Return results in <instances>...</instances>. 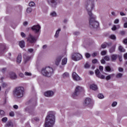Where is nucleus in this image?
Returning a JSON list of instances; mask_svg holds the SVG:
<instances>
[{
    "label": "nucleus",
    "instance_id": "1",
    "mask_svg": "<svg viewBox=\"0 0 127 127\" xmlns=\"http://www.w3.org/2000/svg\"><path fill=\"white\" fill-rule=\"evenodd\" d=\"M54 124H55V112H49L45 118V127H53Z\"/></svg>",
    "mask_w": 127,
    "mask_h": 127
},
{
    "label": "nucleus",
    "instance_id": "2",
    "mask_svg": "<svg viewBox=\"0 0 127 127\" xmlns=\"http://www.w3.org/2000/svg\"><path fill=\"white\" fill-rule=\"evenodd\" d=\"M13 95L15 98L18 99L22 98L24 95V88L22 86L16 87L13 90Z\"/></svg>",
    "mask_w": 127,
    "mask_h": 127
},
{
    "label": "nucleus",
    "instance_id": "3",
    "mask_svg": "<svg viewBox=\"0 0 127 127\" xmlns=\"http://www.w3.org/2000/svg\"><path fill=\"white\" fill-rule=\"evenodd\" d=\"M42 74L46 77H51L54 74V70L50 66L43 67L42 69Z\"/></svg>",
    "mask_w": 127,
    "mask_h": 127
},
{
    "label": "nucleus",
    "instance_id": "4",
    "mask_svg": "<svg viewBox=\"0 0 127 127\" xmlns=\"http://www.w3.org/2000/svg\"><path fill=\"white\" fill-rule=\"evenodd\" d=\"M94 15L89 16V26L90 28H98L99 22L96 21Z\"/></svg>",
    "mask_w": 127,
    "mask_h": 127
},
{
    "label": "nucleus",
    "instance_id": "5",
    "mask_svg": "<svg viewBox=\"0 0 127 127\" xmlns=\"http://www.w3.org/2000/svg\"><path fill=\"white\" fill-rule=\"evenodd\" d=\"M94 6V1H92L91 0L87 1L85 4V7L87 11L88 15H93V13H92V10L93 9Z\"/></svg>",
    "mask_w": 127,
    "mask_h": 127
},
{
    "label": "nucleus",
    "instance_id": "6",
    "mask_svg": "<svg viewBox=\"0 0 127 127\" xmlns=\"http://www.w3.org/2000/svg\"><path fill=\"white\" fill-rule=\"evenodd\" d=\"M31 29L35 34L39 35L41 32V26L40 25H35L31 27Z\"/></svg>",
    "mask_w": 127,
    "mask_h": 127
},
{
    "label": "nucleus",
    "instance_id": "7",
    "mask_svg": "<svg viewBox=\"0 0 127 127\" xmlns=\"http://www.w3.org/2000/svg\"><path fill=\"white\" fill-rule=\"evenodd\" d=\"M37 38L32 35L31 34H29L28 37L27 38V41L29 43L33 44L36 42Z\"/></svg>",
    "mask_w": 127,
    "mask_h": 127
},
{
    "label": "nucleus",
    "instance_id": "8",
    "mask_svg": "<svg viewBox=\"0 0 127 127\" xmlns=\"http://www.w3.org/2000/svg\"><path fill=\"white\" fill-rule=\"evenodd\" d=\"M34 106H28L25 108V112L28 113L30 115L32 116H34L35 115V111H34Z\"/></svg>",
    "mask_w": 127,
    "mask_h": 127
},
{
    "label": "nucleus",
    "instance_id": "9",
    "mask_svg": "<svg viewBox=\"0 0 127 127\" xmlns=\"http://www.w3.org/2000/svg\"><path fill=\"white\" fill-rule=\"evenodd\" d=\"M71 59L74 61H79V60L83 59V56L79 53H74L72 55Z\"/></svg>",
    "mask_w": 127,
    "mask_h": 127
},
{
    "label": "nucleus",
    "instance_id": "10",
    "mask_svg": "<svg viewBox=\"0 0 127 127\" xmlns=\"http://www.w3.org/2000/svg\"><path fill=\"white\" fill-rule=\"evenodd\" d=\"M82 91L83 88L81 86H76L75 89V91L72 95V97H73V98H75V97H77V96H78L80 93H81V92H82Z\"/></svg>",
    "mask_w": 127,
    "mask_h": 127
},
{
    "label": "nucleus",
    "instance_id": "11",
    "mask_svg": "<svg viewBox=\"0 0 127 127\" xmlns=\"http://www.w3.org/2000/svg\"><path fill=\"white\" fill-rule=\"evenodd\" d=\"M47 1L49 5H50V6H51L53 8H56V6H57V4H58V3L57 2V0H47Z\"/></svg>",
    "mask_w": 127,
    "mask_h": 127
},
{
    "label": "nucleus",
    "instance_id": "12",
    "mask_svg": "<svg viewBox=\"0 0 127 127\" xmlns=\"http://www.w3.org/2000/svg\"><path fill=\"white\" fill-rule=\"evenodd\" d=\"M6 49L5 44H0V56H1L5 52Z\"/></svg>",
    "mask_w": 127,
    "mask_h": 127
},
{
    "label": "nucleus",
    "instance_id": "13",
    "mask_svg": "<svg viewBox=\"0 0 127 127\" xmlns=\"http://www.w3.org/2000/svg\"><path fill=\"white\" fill-rule=\"evenodd\" d=\"M92 104V99L90 98H87L85 100L83 103L84 106L87 107L88 106H91Z\"/></svg>",
    "mask_w": 127,
    "mask_h": 127
},
{
    "label": "nucleus",
    "instance_id": "14",
    "mask_svg": "<svg viewBox=\"0 0 127 127\" xmlns=\"http://www.w3.org/2000/svg\"><path fill=\"white\" fill-rule=\"evenodd\" d=\"M44 95L45 97H47L48 98H50L54 96V92L51 90H49V91H46L44 93Z\"/></svg>",
    "mask_w": 127,
    "mask_h": 127
},
{
    "label": "nucleus",
    "instance_id": "15",
    "mask_svg": "<svg viewBox=\"0 0 127 127\" xmlns=\"http://www.w3.org/2000/svg\"><path fill=\"white\" fill-rule=\"evenodd\" d=\"M63 58V56H58L55 61V64L56 66H59V64H60V62H61V60Z\"/></svg>",
    "mask_w": 127,
    "mask_h": 127
},
{
    "label": "nucleus",
    "instance_id": "16",
    "mask_svg": "<svg viewBox=\"0 0 127 127\" xmlns=\"http://www.w3.org/2000/svg\"><path fill=\"white\" fill-rule=\"evenodd\" d=\"M72 78L74 81H80L81 78L76 72L72 73Z\"/></svg>",
    "mask_w": 127,
    "mask_h": 127
},
{
    "label": "nucleus",
    "instance_id": "17",
    "mask_svg": "<svg viewBox=\"0 0 127 127\" xmlns=\"http://www.w3.org/2000/svg\"><path fill=\"white\" fill-rule=\"evenodd\" d=\"M9 77L12 80H15V79L17 78V75H16V74H15V73L14 72H9Z\"/></svg>",
    "mask_w": 127,
    "mask_h": 127
},
{
    "label": "nucleus",
    "instance_id": "18",
    "mask_svg": "<svg viewBox=\"0 0 127 127\" xmlns=\"http://www.w3.org/2000/svg\"><path fill=\"white\" fill-rule=\"evenodd\" d=\"M118 57H119V55L116 54H113L111 56V61L113 62H116V60L118 59Z\"/></svg>",
    "mask_w": 127,
    "mask_h": 127
},
{
    "label": "nucleus",
    "instance_id": "19",
    "mask_svg": "<svg viewBox=\"0 0 127 127\" xmlns=\"http://www.w3.org/2000/svg\"><path fill=\"white\" fill-rule=\"evenodd\" d=\"M23 58H24V63L26 64V63H27L28 61L30 60V59L31 58V57H29L26 55H24Z\"/></svg>",
    "mask_w": 127,
    "mask_h": 127
},
{
    "label": "nucleus",
    "instance_id": "20",
    "mask_svg": "<svg viewBox=\"0 0 127 127\" xmlns=\"http://www.w3.org/2000/svg\"><path fill=\"white\" fill-rule=\"evenodd\" d=\"M90 89L93 91H97L98 90V86L95 84H91L90 85Z\"/></svg>",
    "mask_w": 127,
    "mask_h": 127
},
{
    "label": "nucleus",
    "instance_id": "21",
    "mask_svg": "<svg viewBox=\"0 0 127 127\" xmlns=\"http://www.w3.org/2000/svg\"><path fill=\"white\" fill-rule=\"evenodd\" d=\"M19 46L21 48H24L25 47V42L24 41L22 40L19 42Z\"/></svg>",
    "mask_w": 127,
    "mask_h": 127
},
{
    "label": "nucleus",
    "instance_id": "22",
    "mask_svg": "<svg viewBox=\"0 0 127 127\" xmlns=\"http://www.w3.org/2000/svg\"><path fill=\"white\" fill-rule=\"evenodd\" d=\"M60 31H61V28H59L56 32V34L54 36L55 38H58L59 37V33H60Z\"/></svg>",
    "mask_w": 127,
    "mask_h": 127
},
{
    "label": "nucleus",
    "instance_id": "23",
    "mask_svg": "<svg viewBox=\"0 0 127 127\" xmlns=\"http://www.w3.org/2000/svg\"><path fill=\"white\" fill-rule=\"evenodd\" d=\"M21 60H22V56L21 54H19L17 57L16 62H17V63H21Z\"/></svg>",
    "mask_w": 127,
    "mask_h": 127
},
{
    "label": "nucleus",
    "instance_id": "24",
    "mask_svg": "<svg viewBox=\"0 0 127 127\" xmlns=\"http://www.w3.org/2000/svg\"><path fill=\"white\" fill-rule=\"evenodd\" d=\"M116 51V46H113L109 49V52L110 53H113V52H115Z\"/></svg>",
    "mask_w": 127,
    "mask_h": 127
},
{
    "label": "nucleus",
    "instance_id": "25",
    "mask_svg": "<svg viewBox=\"0 0 127 127\" xmlns=\"http://www.w3.org/2000/svg\"><path fill=\"white\" fill-rule=\"evenodd\" d=\"M5 127H13V124H12V123H11V122H8L5 125Z\"/></svg>",
    "mask_w": 127,
    "mask_h": 127
},
{
    "label": "nucleus",
    "instance_id": "26",
    "mask_svg": "<svg viewBox=\"0 0 127 127\" xmlns=\"http://www.w3.org/2000/svg\"><path fill=\"white\" fill-rule=\"evenodd\" d=\"M114 76H115V74L114 73L109 74V75L106 77V80H107V81H109V80L111 79V77H114Z\"/></svg>",
    "mask_w": 127,
    "mask_h": 127
},
{
    "label": "nucleus",
    "instance_id": "27",
    "mask_svg": "<svg viewBox=\"0 0 127 127\" xmlns=\"http://www.w3.org/2000/svg\"><path fill=\"white\" fill-rule=\"evenodd\" d=\"M67 64V58H65L62 61V65H66Z\"/></svg>",
    "mask_w": 127,
    "mask_h": 127
},
{
    "label": "nucleus",
    "instance_id": "28",
    "mask_svg": "<svg viewBox=\"0 0 127 127\" xmlns=\"http://www.w3.org/2000/svg\"><path fill=\"white\" fill-rule=\"evenodd\" d=\"M69 73L65 72L64 74H63V77L65 78H69Z\"/></svg>",
    "mask_w": 127,
    "mask_h": 127
},
{
    "label": "nucleus",
    "instance_id": "29",
    "mask_svg": "<svg viewBox=\"0 0 127 127\" xmlns=\"http://www.w3.org/2000/svg\"><path fill=\"white\" fill-rule=\"evenodd\" d=\"M109 38L112 39V40H116V39H117V37H116V35L112 34L109 36Z\"/></svg>",
    "mask_w": 127,
    "mask_h": 127
},
{
    "label": "nucleus",
    "instance_id": "30",
    "mask_svg": "<svg viewBox=\"0 0 127 127\" xmlns=\"http://www.w3.org/2000/svg\"><path fill=\"white\" fill-rule=\"evenodd\" d=\"M119 50L120 51V52H125L126 51L125 49H124V47H123L122 46H120L119 47Z\"/></svg>",
    "mask_w": 127,
    "mask_h": 127
},
{
    "label": "nucleus",
    "instance_id": "31",
    "mask_svg": "<svg viewBox=\"0 0 127 127\" xmlns=\"http://www.w3.org/2000/svg\"><path fill=\"white\" fill-rule=\"evenodd\" d=\"M50 16L53 17H55L56 16H57V14L55 11H53L50 13Z\"/></svg>",
    "mask_w": 127,
    "mask_h": 127
},
{
    "label": "nucleus",
    "instance_id": "32",
    "mask_svg": "<svg viewBox=\"0 0 127 127\" xmlns=\"http://www.w3.org/2000/svg\"><path fill=\"white\" fill-rule=\"evenodd\" d=\"M116 78L120 79V78H122L123 77V73H118L116 74Z\"/></svg>",
    "mask_w": 127,
    "mask_h": 127
},
{
    "label": "nucleus",
    "instance_id": "33",
    "mask_svg": "<svg viewBox=\"0 0 127 127\" xmlns=\"http://www.w3.org/2000/svg\"><path fill=\"white\" fill-rule=\"evenodd\" d=\"M26 11L27 13H31V12H32V8L28 7L26 9Z\"/></svg>",
    "mask_w": 127,
    "mask_h": 127
},
{
    "label": "nucleus",
    "instance_id": "34",
    "mask_svg": "<svg viewBox=\"0 0 127 127\" xmlns=\"http://www.w3.org/2000/svg\"><path fill=\"white\" fill-rule=\"evenodd\" d=\"M29 5L31 7L35 6V3L34 1H30L29 3Z\"/></svg>",
    "mask_w": 127,
    "mask_h": 127
},
{
    "label": "nucleus",
    "instance_id": "35",
    "mask_svg": "<svg viewBox=\"0 0 127 127\" xmlns=\"http://www.w3.org/2000/svg\"><path fill=\"white\" fill-rule=\"evenodd\" d=\"M6 67H3L2 69H0V71L2 72V73H4L6 72Z\"/></svg>",
    "mask_w": 127,
    "mask_h": 127
},
{
    "label": "nucleus",
    "instance_id": "36",
    "mask_svg": "<svg viewBox=\"0 0 127 127\" xmlns=\"http://www.w3.org/2000/svg\"><path fill=\"white\" fill-rule=\"evenodd\" d=\"M120 35L124 36V35H126V32L125 31H120L119 32Z\"/></svg>",
    "mask_w": 127,
    "mask_h": 127
},
{
    "label": "nucleus",
    "instance_id": "37",
    "mask_svg": "<svg viewBox=\"0 0 127 127\" xmlns=\"http://www.w3.org/2000/svg\"><path fill=\"white\" fill-rule=\"evenodd\" d=\"M95 74H96L97 77H98V76H99V75H100V70L98 69H97L95 70Z\"/></svg>",
    "mask_w": 127,
    "mask_h": 127
},
{
    "label": "nucleus",
    "instance_id": "38",
    "mask_svg": "<svg viewBox=\"0 0 127 127\" xmlns=\"http://www.w3.org/2000/svg\"><path fill=\"white\" fill-rule=\"evenodd\" d=\"M25 76H32V74L31 72H28L27 71L25 72L24 73Z\"/></svg>",
    "mask_w": 127,
    "mask_h": 127
},
{
    "label": "nucleus",
    "instance_id": "39",
    "mask_svg": "<svg viewBox=\"0 0 127 127\" xmlns=\"http://www.w3.org/2000/svg\"><path fill=\"white\" fill-rule=\"evenodd\" d=\"M98 98H99V99H104V95L103 94L100 93L98 95Z\"/></svg>",
    "mask_w": 127,
    "mask_h": 127
},
{
    "label": "nucleus",
    "instance_id": "40",
    "mask_svg": "<svg viewBox=\"0 0 127 127\" xmlns=\"http://www.w3.org/2000/svg\"><path fill=\"white\" fill-rule=\"evenodd\" d=\"M104 59L105 60V61H110V57L106 56L104 57Z\"/></svg>",
    "mask_w": 127,
    "mask_h": 127
},
{
    "label": "nucleus",
    "instance_id": "41",
    "mask_svg": "<svg viewBox=\"0 0 127 127\" xmlns=\"http://www.w3.org/2000/svg\"><path fill=\"white\" fill-rule=\"evenodd\" d=\"M98 78H99L100 79H105L106 78V77L105 76V75H102V74H100L99 75H98V76H97Z\"/></svg>",
    "mask_w": 127,
    "mask_h": 127
},
{
    "label": "nucleus",
    "instance_id": "42",
    "mask_svg": "<svg viewBox=\"0 0 127 127\" xmlns=\"http://www.w3.org/2000/svg\"><path fill=\"white\" fill-rule=\"evenodd\" d=\"M105 69H106V71H107V72H110L111 70V67H110L109 66H106Z\"/></svg>",
    "mask_w": 127,
    "mask_h": 127
},
{
    "label": "nucleus",
    "instance_id": "43",
    "mask_svg": "<svg viewBox=\"0 0 127 127\" xmlns=\"http://www.w3.org/2000/svg\"><path fill=\"white\" fill-rule=\"evenodd\" d=\"M85 56L86 58H90L91 57V55L88 53H85Z\"/></svg>",
    "mask_w": 127,
    "mask_h": 127
},
{
    "label": "nucleus",
    "instance_id": "44",
    "mask_svg": "<svg viewBox=\"0 0 127 127\" xmlns=\"http://www.w3.org/2000/svg\"><path fill=\"white\" fill-rule=\"evenodd\" d=\"M1 121L2 122H3V123H6V122H7V118L6 117L3 118Z\"/></svg>",
    "mask_w": 127,
    "mask_h": 127
},
{
    "label": "nucleus",
    "instance_id": "45",
    "mask_svg": "<svg viewBox=\"0 0 127 127\" xmlns=\"http://www.w3.org/2000/svg\"><path fill=\"white\" fill-rule=\"evenodd\" d=\"M107 54V51H103L101 52V55L102 56H104V55H106Z\"/></svg>",
    "mask_w": 127,
    "mask_h": 127
},
{
    "label": "nucleus",
    "instance_id": "46",
    "mask_svg": "<svg viewBox=\"0 0 127 127\" xmlns=\"http://www.w3.org/2000/svg\"><path fill=\"white\" fill-rule=\"evenodd\" d=\"M98 54H99L98 52L93 53L92 55V57H96Z\"/></svg>",
    "mask_w": 127,
    "mask_h": 127
},
{
    "label": "nucleus",
    "instance_id": "47",
    "mask_svg": "<svg viewBox=\"0 0 127 127\" xmlns=\"http://www.w3.org/2000/svg\"><path fill=\"white\" fill-rule=\"evenodd\" d=\"M0 116H4V111L0 110Z\"/></svg>",
    "mask_w": 127,
    "mask_h": 127
},
{
    "label": "nucleus",
    "instance_id": "48",
    "mask_svg": "<svg viewBox=\"0 0 127 127\" xmlns=\"http://www.w3.org/2000/svg\"><path fill=\"white\" fill-rule=\"evenodd\" d=\"M117 105H118V103L117 102H114L112 104V107H116V106H117Z\"/></svg>",
    "mask_w": 127,
    "mask_h": 127
},
{
    "label": "nucleus",
    "instance_id": "49",
    "mask_svg": "<svg viewBox=\"0 0 127 127\" xmlns=\"http://www.w3.org/2000/svg\"><path fill=\"white\" fill-rule=\"evenodd\" d=\"M112 30H113V31L117 30V26H116L115 25H113V27L112 28Z\"/></svg>",
    "mask_w": 127,
    "mask_h": 127
},
{
    "label": "nucleus",
    "instance_id": "50",
    "mask_svg": "<svg viewBox=\"0 0 127 127\" xmlns=\"http://www.w3.org/2000/svg\"><path fill=\"white\" fill-rule=\"evenodd\" d=\"M107 47V44H103L101 45V48H103V49H104V48H106Z\"/></svg>",
    "mask_w": 127,
    "mask_h": 127
},
{
    "label": "nucleus",
    "instance_id": "51",
    "mask_svg": "<svg viewBox=\"0 0 127 127\" xmlns=\"http://www.w3.org/2000/svg\"><path fill=\"white\" fill-rule=\"evenodd\" d=\"M21 36H22V37H23V38H24V37H25L26 36V35L24 32H21Z\"/></svg>",
    "mask_w": 127,
    "mask_h": 127
},
{
    "label": "nucleus",
    "instance_id": "52",
    "mask_svg": "<svg viewBox=\"0 0 127 127\" xmlns=\"http://www.w3.org/2000/svg\"><path fill=\"white\" fill-rule=\"evenodd\" d=\"M2 86L3 87V88H5V87L7 86V84L6 83H5V82H3L2 84Z\"/></svg>",
    "mask_w": 127,
    "mask_h": 127
},
{
    "label": "nucleus",
    "instance_id": "53",
    "mask_svg": "<svg viewBox=\"0 0 127 127\" xmlns=\"http://www.w3.org/2000/svg\"><path fill=\"white\" fill-rule=\"evenodd\" d=\"M85 68H90V64H88L87 63H86V64L84 65Z\"/></svg>",
    "mask_w": 127,
    "mask_h": 127
},
{
    "label": "nucleus",
    "instance_id": "54",
    "mask_svg": "<svg viewBox=\"0 0 127 127\" xmlns=\"http://www.w3.org/2000/svg\"><path fill=\"white\" fill-rule=\"evenodd\" d=\"M9 116H10V117H14V112H10Z\"/></svg>",
    "mask_w": 127,
    "mask_h": 127
},
{
    "label": "nucleus",
    "instance_id": "55",
    "mask_svg": "<svg viewBox=\"0 0 127 127\" xmlns=\"http://www.w3.org/2000/svg\"><path fill=\"white\" fill-rule=\"evenodd\" d=\"M101 63L102 64H106V61H105V59H102L101 60Z\"/></svg>",
    "mask_w": 127,
    "mask_h": 127
},
{
    "label": "nucleus",
    "instance_id": "56",
    "mask_svg": "<svg viewBox=\"0 0 127 127\" xmlns=\"http://www.w3.org/2000/svg\"><path fill=\"white\" fill-rule=\"evenodd\" d=\"M97 62H98V60H97L96 59L92 60V63H93V64H96V63H97Z\"/></svg>",
    "mask_w": 127,
    "mask_h": 127
},
{
    "label": "nucleus",
    "instance_id": "57",
    "mask_svg": "<svg viewBox=\"0 0 127 127\" xmlns=\"http://www.w3.org/2000/svg\"><path fill=\"white\" fill-rule=\"evenodd\" d=\"M19 76L20 77V78H23V77H24V74L22 73H20L19 74Z\"/></svg>",
    "mask_w": 127,
    "mask_h": 127
},
{
    "label": "nucleus",
    "instance_id": "58",
    "mask_svg": "<svg viewBox=\"0 0 127 127\" xmlns=\"http://www.w3.org/2000/svg\"><path fill=\"white\" fill-rule=\"evenodd\" d=\"M28 51L30 53H32L34 51L33 49H29L28 50Z\"/></svg>",
    "mask_w": 127,
    "mask_h": 127
},
{
    "label": "nucleus",
    "instance_id": "59",
    "mask_svg": "<svg viewBox=\"0 0 127 127\" xmlns=\"http://www.w3.org/2000/svg\"><path fill=\"white\" fill-rule=\"evenodd\" d=\"M119 72H124V68L122 67H119Z\"/></svg>",
    "mask_w": 127,
    "mask_h": 127
},
{
    "label": "nucleus",
    "instance_id": "60",
    "mask_svg": "<svg viewBox=\"0 0 127 127\" xmlns=\"http://www.w3.org/2000/svg\"><path fill=\"white\" fill-rule=\"evenodd\" d=\"M119 22H120V20H119V19H116L114 21V23L117 24V23H118Z\"/></svg>",
    "mask_w": 127,
    "mask_h": 127
},
{
    "label": "nucleus",
    "instance_id": "61",
    "mask_svg": "<svg viewBox=\"0 0 127 127\" xmlns=\"http://www.w3.org/2000/svg\"><path fill=\"white\" fill-rule=\"evenodd\" d=\"M13 108H14L15 110H17V109H18V106L15 105L13 106Z\"/></svg>",
    "mask_w": 127,
    "mask_h": 127
},
{
    "label": "nucleus",
    "instance_id": "62",
    "mask_svg": "<svg viewBox=\"0 0 127 127\" xmlns=\"http://www.w3.org/2000/svg\"><path fill=\"white\" fill-rule=\"evenodd\" d=\"M123 43H124L125 44H127V39H124V41H123Z\"/></svg>",
    "mask_w": 127,
    "mask_h": 127
},
{
    "label": "nucleus",
    "instance_id": "63",
    "mask_svg": "<svg viewBox=\"0 0 127 127\" xmlns=\"http://www.w3.org/2000/svg\"><path fill=\"white\" fill-rule=\"evenodd\" d=\"M124 59H127V53H126L124 55Z\"/></svg>",
    "mask_w": 127,
    "mask_h": 127
},
{
    "label": "nucleus",
    "instance_id": "64",
    "mask_svg": "<svg viewBox=\"0 0 127 127\" xmlns=\"http://www.w3.org/2000/svg\"><path fill=\"white\" fill-rule=\"evenodd\" d=\"M124 28H127V22L124 23Z\"/></svg>",
    "mask_w": 127,
    "mask_h": 127
}]
</instances>
